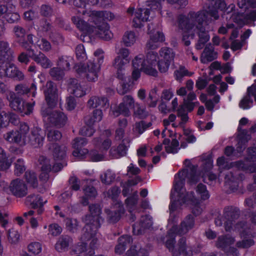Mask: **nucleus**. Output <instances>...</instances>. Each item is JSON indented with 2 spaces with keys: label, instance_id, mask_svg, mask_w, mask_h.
Returning a JSON list of instances; mask_svg holds the SVG:
<instances>
[{
  "label": "nucleus",
  "instance_id": "f257e3e1",
  "mask_svg": "<svg viewBox=\"0 0 256 256\" xmlns=\"http://www.w3.org/2000/svg\"><path fill=\"white\" fill-rule=\"evenodd\" d=\"M74 13L82 14L88 17V22L79 16L72 17V21L76 27L84 32L94 34L105 40H111L113 34L110 30V26L106 22H102L101 10L91 9L82 10V12L75 10Z\"/></svg>",
  "mask_w": 256,
  "mask_h": 256
},
{
  "label": "nucleus",
  "instance_id": "f03ea898",
  "mask_svg": "<svg viewBox=\"0 0 256 256\" xmlns=\"http://www.w3.org/2000/svg\"><path fill=\"white\" fill-rule=\"evenodd\" d=\"M206 18V12L204 10L190 11L186 16L180 14L178 17L180 28L188 32L196 33L198 35V40L196 46L197 50H201L210 38L208 31L206 30L202 26Z\"/></svg>",
  "mask_w": 256,
  "mask_h": 256
},
{
  "label": "nucleus",
  "instance_id": "7ed1b4c3",
  "mask_svg": "<svg viewBox=\"0 0 256 256\" xmlns=\"http://www.w3.org/2000/svg\"><path fill=\"white\" fill-rule=\"evenodd\" d=\"M94 57L93 60L88 61L86 68L81 64H76L74 66L78 74H84L87 80L90 82H95L98 80L100 65L104 62L103 50L101 49L97 50L94 52Z\"/></svg>",
  "mask_w": 256,
  "mask_h": 256
},
{
  "label": "nucleus",
  "instance_id": "20e7f679",
  "mask_svg": "<svg viewBox=\"0 0 256 256\" xmlns=\"http://www.w3.org/2000/svg\"><path fill=\"white\" fill-rule=\"evenodd\" d=\"M184 164L187 168L182 170L175 176L174 182L176 190L180 189L184 186L186 178L190 184L196 183L200 178V174L197 170V166L192 165L188 160H184Z\"/></svg>",
  "mask_w": 256,
  "mask_h": 256
},
{
  "label": "nucleus",
  "instance_id": "39448f33",
  "mask_svg": "<svg viewBox=\"0 0 256 256\" xmlns=\"http://www.w3.org/2000/svg\"><path fill=\"white\" fill-rule=\"evenodd\" d=\"M89 211L90 214L85 216L82 218L85 224L84 232H88L92 230L94 234L98 230L101 223L103 222V219L100 216L101 208L98 204H91L89 206Z\"/></svg>",
  "mask_w": 256,
  "mask_h": 256
},
{
  "label": "nucleus",
  "instance_id": "423d86ee",
  "mask_svg": "<svg viewBox=\"0 0 256 256\" xmlns=\"http://www.w3.org/2000/svg\"><path fill=\"white\" fill-rule=\"evenodd\" d=\"M28 133L29 126L25 122H22L18 130L8 132L4 134V138L10 143L24 146L26 145V135H28Z\"/></svg>",
  "mask_w": 256,
  "mask_h": 256
},
{
  "label": "nucleus",
  "instance_id": "0eeeda50",
  "mask_svg": "<svg viewBox=\"0 0 256 256\" xmlns=\"http://www.w3.org/2000/svg\"><path fill=\"white\" fill-rule=\"evenodd\" d=\"M3 18L9 23L17 22L20 20V16L16 12V6L14 3L0 6V35L4 29L2 20Z\"/></svg>",
  "mask_w": 256,
  "mask_h": 256
},
{
  "label": "nucleus",
  "instance_id": "6e6552de",
  "mask_svg": "<svg viewBox=\"0 0 256 256\" xmlns=\"http://www.w3.org/2000/svg\"><path fill=\"white\" fill-rule=\"evenodd\" d=\"M174 190L171 192V202L169 207L170 211V217L168 219V223H176L178 222V218L175 217L173 212L176 208V202H179L180 204H185L188 201L186 197V191L184 187L179 190H176L174 184Z\"/></svg>",
  "mask_w": 256,
  "mask_h": 256
},
{
  "label": "nucleus",
  "instance_id": "1a4fd4ad",
  "mask_svg": "<svg viewBox=\"0 0 256 256\" xmlns=\"http://www.w3.org/2000/svg\"><path fill=\"white\" fill-rule=\"evenodd\" d=\"M8 99L10 108L22 116L30 114L32 112L34 102L32 104L25 102L22 98L17 97L14 92L10 93Z\"/></svg>",
  "mask_w": 256,
  "mask_h": 256
},
{
  "label": "nucleus",
  "instance_id": "9d476101",
  "mask_svg": "<svg viewBox=\"0 0 256 256\" xmlns=\"http://www.w3.org/2000/svg\"><path fill=\"white\" fill-rule=\"evenodd\" d=\"M20 46L28 50L29 57L42 68L46 69L52 66L51 60L44 54L40 52L36 54L34 50H29L30 46L26 42L22 41L20 42Z\"/></svg>",
  "mask_w": 256,
  "mask_h": 256
},
{
  "label": "nucleus",
  "instance_id": "9b49d317",
  "mask_svg": "<svg viewBox=\"0 0 256 256\" xmlns=\"http://www.w3.org/2000/svg\"><path fill=\"white\" fill-rule=\"evenodd\" d=\"M45 134L42 130L38 127H34L29 131L28 135H26V144H29L35 147H40L43 145Z\"/></svg>",
  "mask_w": 256,
  "mask_h": 256
},
{
  "label": "nucleus",
  "instance_id": "f8f14e48",
  "mask_svg": "<svg viewBox=\"0 0 256 256\" xmlns=\"http://www.w3.org/2000/svg\"><path fill=\"white\" fill-rule=\"evenodd\" d=\"M44 94L46 101L49 108H54L58 100V94L56 84L52 81L48 82L44 88Z\"/></svg>",
  "mask_w": 256,
  "mask_h": 256
},
{
  "label": "nucleus",
  "instance_id": "ddd939ff",
  "mask_svg": "<svg viewBox=\"0 0 256 256\" xmlns=\"http://www.w3.org/2000/svg\"><path fill=\"white\" fill-rule=\"evenodd\" d=\"M194 226V217L191 214H188L181 222L180 226L174 225L172 226L170 228V234L174 232L178 236H183L193 229Z\"/></svg>",
  "mask_w": 256,
  "mask_h": 256
},
{
  "label": "nucleus",
  "instance_id": "4468645a",
  "mask_svg": "<svg viewBox=\"0 0 256 256\" xmlns=\"http://www.w3.org/2000/svg\"><path fill=\"white\" fill-rule=\"evenodd\" d=\"M42 114L44 117L48 116L50 122L58 127H62L67 122V116L62 112L54 110L50 112L48 108L42 110Z\"/></svg>",
  "mask_w": 256,
  "mask_h": 256
},
{
  "label": "nucleus",
  "instance_id": "2eb2a0df",
  "mask_svg": "<svg viewBox=\"0 0 256 256\" xmlns=\"http://www.w3.org/2000/svg\"><path fill=\"white\" fill-rule=\"evenodd\" d=\"M160 60L158 62V69L161 72L168 71L170 65L174 58V53L171 48H162L160 51Z\"/></svg>",
  "mask_w": 256,
  "mask_h": 256
},
{
  "label": "nucleus",
  "instance_id": "dca6fc26",
  "mask_svg": "<svg viewBox=\"0 0 256 256\" xmlns=\"http://www.w3.org/2000/svg\"><path fill=\"white\" fill-rule=\"evenodd\" d=\"M132 65L134 68L141 70L146 74L156 76L158 72L155 68L150 67L148 65L146 58L142 54H139L136 56L132 60Z\"/></svg>",
  "mask_w": 256,
  "mask_h": 256
},
{
  "label": "nucleus",
  "instance_id": "f3484780",
  "mask_svg": "<svg viewBox=\"0 0 256 256\" xmlns=\"http://www.w3.org/2000/svg\"><path fill=\"white\" fill-rule=\"evenodd\" d=\"M239 210L233 206L225 208L224 210V228L226 231H230L232 228L235 220L240 216Z\"/></svg>",
  "mask_w": 256,
  "mask_h": 256
},
{
  "label": "nucleus",
  "instance_id": "a211bd4d",
  "mask_svg": "<svg viewBox=\"0 0 256 256\" xmlns=\"http://www.w3.org/2000/svg\"><path fill=\"white\" fill-rule=\"evenodd\" d=\"M104 212L108 222L114 224L120 220L121 214L124 212L123 206L122 202H116L110 208H106Z\"/></svg>",
  "mask_w": 256,
  "mask_h": 256
},
{
  "label": "nucleus",
  "instance_id": "6ab92c4d",
  "mask_svg": "<svg viewBox=\"0 0 256 256\" xmlns=\"http://www.w3.org/2000/svg\"><path fill=\"white\" fill-rule=\"evenodd\" d=\"M135 102L134 98L130 95H126L122 98V100L117 110L114 112V114L118 116L120 114L125 116H129L130 115V108H134Z\"/></svg>",
  "mask_w": 256,
  "mask_h": 256
},
{
  "label": "nucleus",
  "instance_id": "aec40b11",
  "mask_svg": "<svg viewBox=\"0 0 256 256\" xmlns=\"http://www.w3.org/2000/svg\"><path fill=\"white\" fill-rule=\"evenodd\" d=\"M130 54L128 49L125 48H120L112 62L113 66L118 70H124L126 65L130 62L128 58Z\"/></svg>",
  "mask_w": 256,
  "mask_h": 256
},
{
  "label": "nucleus",
  "instance_id": "412c9836",
  "mask_svg": "<svg viewBox=\"0 0 256 256\" xmlns=\"http://www.w3.org/2000/svg\"><path fill=\"white\" fill-rule=\"evenodd\" d=\"M12 193L18 198H22L28 193V188L24 182L19 178L12 180L10 185Z\"/></svg>",
  "mask_w": 256,
  "mask_h": 256
},
{
  "label": "nucleus",
  "instance_id": "4be33fe9",
  "mask_svg": "<svg viewBox=\"0 0 256 256\" xmlns=\"http://www.w3.org/2000/svg\"><path fill=\"white\" fill-rule=\"evenodd\" d=\"M34 26L38 36H49L53 30L52 24L44 18L36 22Z\"/></svg>",
  "mask_w": 256,
  "mask_h": 256
},
{
  "label": "nucleus",
  "instance_id": "5701e85b",
  "mask_svg": "<svg viewBox=\"0 0 256 256\" xmlns=\"http://www.w3.org/2000/svg\"><path fill=\"white\" fill-rule=\"evenodd\" d=\"M150 14L149 8H140L135 12V16L133 20V26L135 28H140L143 23L148 20Z\"/></svg>",
  "mask_w": 256,
  "mask_h": 256
},
{
  "label": "nucleus",
  "instance_id": "b1692460",
  "mask_svg": "<svg viewBox=\"0 0 256 256\" xmlns=\"http://www.w3.org/2000/svg\"><path fill=\"white\" fill-rule=\"evenodd\" d=\"M97 232L98 230L92 234L93 232L92 230H88V232H84V228L82 230V235L80 238L81 242L79 243L80 244L84 243L86 246L85 242L86 241H90L89 244V250L94 252V250L96 248L98 245V240L96 237Z\"/></svg>",
  "mask_w": 256,
  "mask_h": 256
},
{
  "label": "nucleus",
  "instance_id": "393cba45",
  "mask_svg": "<svg viewBox=\"0 0 256 256\" xmlns=\"http://www.w3.org/2000/svg\"><path fill=\"white\" fill-rule=\"evenodd\" d=\"M70 88L72 92L74 94L76 97H82L86 94V92L90 90L89 86H81L78 80L74 78H70L69 80Z\"/></svg>",
  "mask_w": 256,
  "mask_h": 256
},
{
  "label": "nucleus",
  "instance_id": "a878e982",
  "mask_svg": "<svg viewBox=\"0 0 256 256\" xmlns=\"http://www.w3.org/2000/svg\"><path fill=\"white\" fill-rule=\"evenodd\" d=\"M152 224V219L150 216L146 215L142 216L140 222L133 226L134 234L136 235L142 234L144 229L150 228Z\"/></svg>",
  "mask_w": 256,
  "mask_h": 256
},
{
  "label": "nucleus",
  "instance_id": "bb28decb",
  "mask_svg": "<svg viewBox=\"0 0 256 256\" xmlns=\"http://www.w3.org/2000/svg\"><path fill=\"white\" fill-rule=\"evenodd\" d=\"M218 54L214 50V48L211 44H208L205 47L200 56V61L203 64H206L216 59Z\"/></svg>",
  "mask_w": 256,
  "mask_h": 256
},
{
  "label": "nucleus",
  "instance_id": "cd10ccee",
  "mask_svg": "<svg viewBox=\"0 0 256 256\" xmlns=\"http://www.w3.org/2000/svg\"><path fill=\"white\" fill-rule=\"evenodd\" d=\"M239 134L238 135V142L236 150L238 152H242L246 148V144L251 138V136L248 134V130H242L240 126L238 128Z\"/></svg>",
  "mask_w": 256,
  "mask_h": 256
},
{
  "label": "nucleus",
  "instance_id": "c85d7f7f",
  "mask_svg": "<svg viewBox=\"0 0 256 256\" xmlns=\"http://www.w3.org/2000/svg\"><path fill=\"white\" fill-rule=\"evenodd\" d=\"M49 150L56 160H63L66 156V148L64 146H60L56 143L51 144Z\"/></svg>",
  "mask_w": 256,
  "mask_h": 256
},
{
  "label": "nucleus",
  "instance_id": "c756f323",
  "mask_svg": "<svg viewBox=\"0 0 256 256\" xmlns=\"http://www.w3.org/2000/svg\"><path fill=\"white\" fill-rule=\"evenodd\" d=\"M186 197L188 200L186 203L191 204L192 213L196 216L200 214L202 211V208L200 205V200L194 196V192H186Z\"/></svg>",
  "mask_w": 256,
  "mask_h": 256
},
{
  "label": "nucleus",
  "instance_id": "7c9ffc66",
  "mask_svg": "<svg viewBox=\"0 0 256 256\" xmlns=\"http://www.w3.org/2000/svg\"><path fill=\"white\" fill-rule=\"evenodd\" d=\"M6 77L14 78L18 81L24 79V75L14 64L9 63L6 72Z\"/></svg>",
  "mask_w": 256,
  "mask_h": 256
},
{
  "label": "nucleus",
  "instance_id": "2f4dec72",
  "mask_svg": "<svg viewBox=\"0 0 256 256\" xmlns=\"http://www.w3.org/2000/svg\"><path fill=\"white\" fill-rule=\"evenodd\" d=\"M72 242V239L70 236L68 235L61 236L56 244L55 248L59 252L66 251Z\"/></svg>",
  "mask_w": 256,
  "mask_h": 256
},
{
  "label": "nucleus",
  "instance_id": "473e14b6",
  "mask_svg": "<svg viewBox=\"0 0 256 256\" xmlns=\"http://www.w3.org/2000/svg\"><path fill=\"white\" fill-rule=\"evenodd\" d=\"M88 106L90 108H95L100 107L106 108L109 106L108 99L104 96H92L88 102Z\"/></svg>",
  "mask_w": 256,
  "mask_h": 256
},
{
  "label": "nucleus",
  "instance_id": "72a5a7b5",
  "mask_svg": "<svg viewBox=\"0 0 256 256\" xmlns=\"http://www.w3.org/2000/svg\"><path fill=\"white\" fill-rule=\"evenodd\" d=\"M132 242V239L130 236L124 235L120 237L118 239V244L115 246V252L118 254H122L126 248L128 244Z\"/></svg>",
  "mask_w": 256,
  "mask_h": 256
},
{
  "label": "nucleus",
  "instance_id": "f704fd0d",
  "mask_svg": "<svg viewBox=\"0 0 256 256\" xmlns=\"http://www.w3.org/2000/svg\"><path fill=\"white\" fill-rule=\"evenodd\" d=\"M156 34L158 36H156L154 34L150 36V39L146 44V48L148 49L155 50L157 48L160 46V42L164 40V37L162 33L157 32Z\"/></svg>",
  "mask_w": 256,
  "mask_h": 256
},
{
  "label": "nucleus",
  "instance_id": "c9c22d12",
  "mask_svg": "<svg viewBox=\"0 0 256 256\" xmlns=\"http://www.w3.org/2000/svg\"><path fill=\"white\" fill-rule=\"evenodd\" d=\"M178 254L183 256H192V248L186 242V238L182 237L180 238L178 244Z\"/></svg>",
  "mask_w": 256,
  "mask_h": 256
},
{
  "label": "nucleus",
  "instance_id": "e433bc0d",
  "mask_svg": "<svg viewBox=\"0 0 256 256\" xmlns=\"http://www.w3.org/2000/svg\"><path fill=\"white\" fill-rule=\"evenodd\" d=\"M239 174L238 172H234L232 170L227 172L225 174V182L232 190L236 188L238 186Z\"/></svg>",
  "mask_w": 256,
  "mask_h": 256
},
{
  "label": "nucleus",
  "instance_id": "4c0bfd02",
  "mask_svg": "<svg viewBox=\"0 0 256 256\" xmlns=\"http://www.w3.org/2000/svg\"><path fill=\"white\" fill-rule=\"evenodd\" d=\"M13 58L8 44L6 42L0 41V60L10 61Z\"/></svg>",
  "mask_w": 256,
  "mask_h": 256
},
{
  "label": "nucleus",
  "instance_id": "58836bf2",
  "mask_svg": "<svg viewBox=\"0 0 256 256\" xmlns=\"http://www.w3.org/2000/svg\"><path fill=\"white\" fill-rule=\"evenodd\" d=\"M47 201H43L42 197L38 194H31L28 196L25 200L26 204L30 206L32 208H36L39 206L44 205Z\"/></svg>",
  "mask_w": 256,
  "mask_h": 256
},
{
  "label": "nucleus",
  "instance_id": "ea45409f",
  "mask_svg": "<svg viewBox=\"0 0 256 256\" xmlns=\"http://www.w3.org/2000/svg\"><path fill=\"white\" fill-rule=\"evenodd\" d=\"M178 235L174 232H173L170 234V229L168 232L167 234V240L166 242L165 245L166 247L171 252L173 256H174L177 253L174 250V246L176 243L175 237L176 236Z\"/></svg>",
  "mask_w": 256,
  "mask_h": 256
},
{
  "label": "nucleus",
  "instance_id": "a19ab883",
  "mask_svg": "<svg viewBox=\"0 0 256 256\" xmlns=\"http://www.w3.org/2000/svg\"><path fill=\"white\" fill-rule=\"evenodd\" d=\"M103 114L102 110L96 109L93 112V116H87L84 118L85 124H94L95 122H100L102 118Z\"/></svg>",
  "mask_w": 256,
  "mask_h": 256
},
{
  "label": "nucleus",
  "instance_id": "79ce46f5",
  "mask_svg": "<svg viewBox=\"0 0 256 256\" xmlns=\"http://www.w3.org/2000/svg\"><path fill=\"white\" fill-rule=\"evenodd\" d=\"M137 40V36L132 31H126L122 36V42L126 46L129 47L134 44Z\"/></svg>",
  "mask_w": 256,
  "mask_h": 256
},
{
  "label": "nucleus",
  "instance_id": "37998d69",
  "mask_svg": "<svg viewBox=\"0 0 256 256\" xmlns=\"http://www.w3.org/2000/svg\"><path fill=\"white\" fill-rule=\"evenodd\" d=\"M252 88H248L247 90V94L242 99L239 103L240 108L243 109L250 108L253 103V100L252 98Z\"/></svg>",
  "mask_w": 256,
  "mask_h": 256
},
{
  "label": "nucleus",
  "instance_id": "c03bdc74",
  "mask_svg": "<svg viewBox=\"0 0 256 256\" xmlns=\"http://www.w3.org/2000/svg\"><path fill=\"white\" fill-rule=\"evenodd\" d=\"M233 167L250 173L256 172V164L248 166L242 161H238L232 164Z\"/></svg>",
  "mask_w": 256,
  "mask_h": 256
},
{
  "label": "nucleus",
  "instance_id": "a18cd8bd",
  "mask_svg": "<svg viewBox=\"0 0 256 256\" xmlns=\"http://www.w3.org/2000/svg\"><path fill=\"white\" fill-rule=\"evenodd\" d=\"M73 63V58L71 56H62L59 57L57 64L62 70H68L70 64Z\"/></svg>",
  "mask_w": 256,
  "mask_h": 256
},
{
  "label": "nucleus",
  "instance_id": "49530a36",
  "mask_svg": "<svg viewBox=\"0 0 256 256\" xmlns=\"http://www.w3.org/2000/svg\"><path fill=\"white\" fill-rule=\"evenodd\" d=\"M94 146L101 150H108L111 146V140L108 138L102 140L100 138H95L93 141Z\"/></svg>",
  "mask_w": 256,
  "mask_h": 256
},
{
  "label": "nucleus",
  "instance_id": "de8ad7c7",
  "mask_svg": "<svg viewBox=\"0 0 256 256\" xmlns=\"http://www.w3.org/2000/svg\"><path fill=\"white\" fill-rule=\"evenodd\" d=\"M134 116L140 118H144L148 115V112L144 106L140 105V104L136 102L133 108Z\"/></svg>",
  "mask_w": 256,
  "mask_h": 256
},
{
  "label": "nucleus",
  "instance_id": "09e8293b",
  "mask_svg": "<svg viewBox=\"0 0 256 256\" xmlns=\"http://www.w3.org/2000/svg\"><path fill=\"white\" fill-rule=\"evenodd\" d=\"M62 136L61 132L54 128H49L47 130V138L52 144L59 140Z\"/></svg>",
  "mask_w": 256,
  "mask_h": 256
},
{
  "label": "nucleus",
  "instance_id": "8fccbe9b",
  "mask_svg": "<svg viewBox=\"0 0 256 256\" xmlns=\"http://www.w3.org/2000/svg\"><path fill=\"white\" fill-rule=\"evenodd\" d=\"M234 239L229 236H221L218 237L216 242L218 248H224L234 242Z\"/></svg>",
  "mask_w": 256,
  "mask_h": 256
},
{
  "label": "nucleus",
  "instance_id": "3c124183",
  "mask_svg": "<svg viewBox=\"0 0 256 256\" xmlns=\"http://www.w3.org/2000/svg\"><path fill=\"white\" fill-rule=\"evenodd\" d=\"M11 165L6 153L4 149L0 146V170H4L8 169Z\"/></svg>",
  "mask_w": 256,
  "mask_h": 256
},
{
  "label": "nucleus",
  "instance_id": "603ef678",
  "mask_svg": "<svg viewBox=\"0 0 256 256\" xmlns=\"http://www.w3.org/2000/svg\"><path fill=\"white\" fill-rule=\"evenodd\" d=\"M193 72H189L184 66H180L178 69L176 70L174 72V75L176 80L182 82V78L184 76H190L192 75Z\"/></svg>",
  "mask_w": 256,
  "mask_h": 256
},
{
  "label": "nucleus",
  "instance_id": "864d4df0",
  "mask_svg": "<svg viewBox=\"0 0 256 256\" xmlns=\"http://www.w3.org/2000/svg\"><path fill=\"white\" fill-rule=\"evenodd\" d=\"M24 178L28 184L34 188L38 186V181L34 172L30 170L26 171L24 174Z\"/></svg>",
  "mask_w": 256,
  "mask_h": 256
},
{
  "label": "nucleus",
  "instance_id": "5fc2aeb1",
  "mask_svg": "<svg viewBox=\"0 0 256 256\" xmlns=\"http://www.w3.org/2000/svg\"><path fill=\"white\" fill-rule=\"evenodd\" d=\"M228 22H234L239 26H242L246 24L244 15L240 12H234L229 16Z\"/></svg>",
  "mask_w": 256,
  "mask_h": 256
},
{
  "label": "nucleus",
  "instance_id": "6e6d98bb",
  "mask_svg": "<svg viewBox=\"0 0 256 256\" xmlns=\"http://www.w3.org/2000/svg\"><path fill=\"white\" fill-rule=\"evenodd\" d=\"M115 174L110 170H106L100 175V180L103 184H110L115 179Z\"/></svg>",
  "mask_w": 256,
  "mask_h": 256
},
{
  "label": "nucleus",
  "instance_id": "4d7b16f0",
  "mask_svg": "<svg viewBox=\"0 0 256 256\" xmlns=\"http://www.w3.org/2000/svg\"><path fill=\"white\" fill-rule=\"evenodd\" d=\"M54 9L52 6L48 4H42L40 8V13L42 16L49 18L54 14Z\"/></svg>",
  "mask_w": 256,
  "mask_h": 256
},
{
  "label": "nucleus",
  "instance_id": "13d9d810",
  "mask_svg": "<svg viewBox=\"0 0 256 256\" xmlns=\"http://www.w3.org/2000/svg\"><path fill=\"white\" fill-rule=\"evenodd\" d=\"M15 116L11 113H6L4 111L0 112V124L2 126H6L10 122H13L12 118Z\"/></svg>",
  "mask_w": 256,
  "mask_h": 256
},
{
  "label": "nucleus",
  "instance_id": "bf43d9fd",
  "mask_svg": "<svg viewBox=\"0 0 256 256\" xmlns=\"http://www.w3.org/2000/svg\"><path fill=\"white\" fill-rule=\"evenodd\" d=\"M88 250H86V246L84 243L78 244L75 248L71 251L72 255H75L74 256H87V253L86 254V251Z\"/></svg>",
  "mask_w": 256,
  "mask_h": 256
},
{
  "label": "nucleus",
  "instance_id": "052dcab7",
  "mask_svg": "<svg viewBox=\"0 0 256 256\" xmlns=\"http://www.w3.org/2000/svg\"><path fill=\"white\" fill-rule=\"evenodd\" d=\"M177 116L181 118V122L179 124L180 126H182L188 121V117L184 104L180 105L178 109Z\"/></svg>",
  "mask_w": 256,
  "mask_h": 256
},
{
  "label": "nucleus",
  "instance_id": "680f3d73",
  "mask_svg": "<svg viewBox=\"0 0 256 256\" xmlns=\"http://www.w3.org/2000/svg\"><path fill=\"white\" fill-rule=\"evenodd\" d=\"M138 200V192L136 191L131 196L128 197L126 200L127 206L130 208V212H131L137 204Z\"/></svg>",
  "mask_w": 256,
  "mask_h": 256
},
{
  "label": "nucleus",
  "instance_id": "e2e57ef3",
  "mask_svg": "<svg viewBox=\"0 0 256 256\" xmlns=\"http://www.w3.org/2000/svg\"><path fill=\"white\" fill-rule=\"evenodd\" d=\"M50 76L56 80H60L64 76V70L60 68L54 67L50 70Z\"/></svg>",
  "mask_w": 256,
  "mask_h": 256
},
{
  "label": "nucleus",
  "instance_id": "0e129e2a",
  "mask_svg": "<svg viewBox=\"0 0 256 256\" xmlns=\"http://www.w3.org/2000/svg\"><path fill=\"white\" fill-rule=\"evenodd\" d=\"M196 192L202 200H206L210 198L208 190L206 186L202 184H199L196 188Z\"/></svg>",
  "mask_w": 256,
  "mask_h": 256
},
{
  "label": "nucleus",
  "instance_id": "69168bd1",
  "mask_svg": "<svg viewBox=\"0 0 256 256\" xmlns=\"http://www.w3.org/2000/svg\"><path fill=\"white\" fill-rule=\"evenodd\" d=\"M151 126V122L146 123L145 122L142 120L135 124L134 130L135 132H138L139 134H140Z\"/></svg>",
  "mask_w": 256,
  "mask_h": 256
},
{
  "label": "nucleus",
  "instance_id": "338daca9",
  "mask_svg": "<svg viewBox=\"0 0 256 256\" xmlns=\"http://www.w3.org/2000/svg\"><path fill=\"white\" fill-rule=\"evenodd\" d=\"M66 228L72 232H76L78 228V222L76 219L67 218L65 220Z\"/></svg>",
  "mask_w": 256,
  "mask_h": 256
},
{
  "label": "nucleus",
  "instance_id": "774afa93",
  "mask_svg": "<svg viewBox=\"0 0 256 256\" xmlns=\"http://www.w3.org/2000/svg\"><path fill=\"white\" fill-rule=\"evenodd\" d=\"M239 8L246 10L248 8H256V0H240L237 4Z\"/></svg>",
  "mask_w": 256,
  "mask_h": 256
}]
</instances>
